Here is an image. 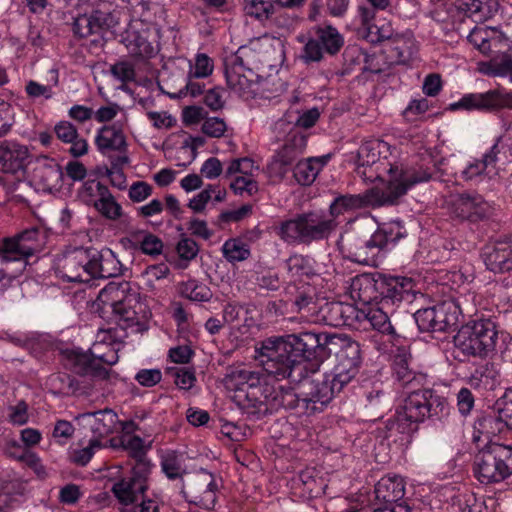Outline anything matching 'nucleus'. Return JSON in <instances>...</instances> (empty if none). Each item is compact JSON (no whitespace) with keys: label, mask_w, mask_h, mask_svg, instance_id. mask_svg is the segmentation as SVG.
Returning <instances> with one entry per match:
<instances>
[{"label":"nucleus","mask_w":512,"mask_h":512,"mask_svg":"<svg viewBox=\"0 0 512 512\" xmlns=\"http://www.w3.org/2000/svg\"><path fill=\"white\" fill-rule=\"evenodd\" d=\"M316 338L311 330L282 336H271L257 349L261 370L277 381L288 379L291 384L308 381L312 372L313 347Z\"/></svg>","instance_id":"1"},{"label":"nucleus","mask_w":512,"mask_h":512,"mask_svg":"<svg viewBox=\"0 0 512 512\" xmlns=\"http://www.w3.org/2000/svg\"><path fill=\"white\" fill-rule=\"evenodd\" d=\"M392 376L398 388L403 389V398L396 407L394 416H449L452 406L439 391L425 388L424 373L409 367L405 353L395 356Z\"/></svg>","instance_id":"2"},{"label":"nucleus","mask_w":512,"mask_h":512,"mask_svg":"<svg viewBox=\"0 0 512 512\" xmlns=\"http://www.w3.org/2000/svg\"><path fill=\"white\" fill-rule=\"evenodd\" d=\"M426 179L427 174L422 171L416 172L401 167H391L389 180L384 187H374L363 194H339L330 203L326 218L333 220L336 229L339 224L338 218L341 215L369 206L395 205L419 181Z\"/></svg>","instance_id":"3"},{"label":"nucleus","mask_w":512,"mask_h":512,"mask_svg":"<svg viewBox=\"0 0 512 512\" xmlns=\"http://www.w3.org/2000/svg\"><path fill=\"white\" fill-rule=\"evenodd\" d=\"M98 299L111 308L116 317V325L99 331L95 343L107 344L109 351L114 350L118 355L129 335L143 333L147 330V325L139 318L133 307L137 299L134 293H130L128 282L108 283L100 291Z\"/></svg>","instance_id":"4"},{"label":"nucleus","mask_w":512,"mask_h":512,"mask_svg":"<svg viewBox=\"0 0 512 512\" xmlns=\"http://www.w3.org/2000/svg\"><path fill=\"white\" fill-rule=\"evenodd\" d=\"M407 235L404 222L392 220L379 224L369 238L356 232L342 235L338 240V246L345 259L362 265L376 266L379 259L394 249Z\"/></svg>","instance_id":"5"},{"label":"nucleus","mask_w":512,"mask_h":512,"mask_svg":"<svg viewBox=\"0 0 512 512\" xmlns=\"http://www.w3.org/2000/svg\"><path fill=\"white\" fill-rule=\"evenodd\" d=\"M224 385L231 393L232 402L247 416L272 414L268 401L275 389L259 367L240 366L233 368L224 378Z\"/></svg>","instance_id":"6"},{"label":"nucleus","mask_w":512,"mask_h":512,"mask_svg":"<svg viewBox=\"0 0 512 512\" xmlns=\"http://www.w3.org/2000/svg\"><path fill=\"white\" fill-rule=\"evenodd\" d=\"M506 338L492 316L476 315L454 336L453 357L459 362H466L470 357L490 358L502 349Z\"/></svg>","instance_id":"7"},{"label":"nucleus","mask_w":512,"mask_h":512,"mask_svg":"<svg viewBox=\"0 0 512 512\" xmlns=\"http://www.w3.org/2000/svg\"><path fill=\"white\" fill-rule=\"evenodd\" d=\"M359 370L350 366L337 364L329 374H325L322 381H312L309 397L299 398L294 393H286L278 400L277 396L273 401L282 407L285 411L293 409H303L302 413L290 414L289 416H311L317 412H322L333 397L344 390L352 381L355 380Z\"/></svg>","instance_id":"8"},{"label":"nucleus","mask_w":512,"mask_h":512,"mask_svg":"<svg viewBox=\"0 0 512 512\" xmlns=\"http://www.w3.org/2000/svg\"><path fill=\"white\" fill-rule=\"evenodd\" d=\"M414 281L409 277L362 274L353 279L352 297L360 304L382 305L394 309L414 298Z\"/></svg>","instance_id":"9"},{"label":"nucleus","mask_w":512,"mask_h":512,"mask_svg":"<svg viewBox=\"0 0 512 512\" xmlns=\"http://www.w3.org/2000/svg\"><path fill=\"white\" fill-rule=\"evenodd\" d=\"M335 231L332 219L326 218L321 210H309L296 213L281 220L275 226V233L288 246H309L328 240Z\"/></svg>","instance_id":"10"},{"label":"nucleus","mask_w":512,"mask_h":512,"mask_svg":"<svg viewBox=\"0 0 512 512\" xmlns=\"http://www.w3.org/2000/svg\"><path fill=\"white\" fill-rule=\"evenodd\" d=\"M101 343H94L88 350L80 347H65L59 350L58 359L63 368L84 379L104 380L109 377L110 367L115 365L119 356L114 350L98 353Z\"/></svg>","instance_id":"11"},{"label":"nucleus","mask_w":512,"mask_h":512,"mask_svg":"<svg viewBox=\"0 0 512 512\" xmlns=\"http://www.w3.org/2000/svg\"><path fill=\"white\" fill-rule=\"evenodd\" d=\"M316 338L317 347H313L312 372H317L321 364L332 354L336 355L337 364L350 366L360 370L362 350L358 341L345 334L322 332L317 328L311 329Z\"/></svg>","instance_id":"12"},{"label":"nucleus","mask_w":512,"mask_h":512,"mask_svg":"<svg viewBox=\"0 0 512 512\" xmlns=\"http://www.w3.org/2000/svg\"><path fill=\"white\" fill-rule=\"evenodd\" d=\"M384 148L388 151V144L379 140L365 142L360 146L356 171L366 181L374 182L375 180H380L383 184L382 187H384L389 180V169L391 167H401L405 170H414L416 172L422 171L427 174V179L419 181L417 184L428 182L431 179L432 174L429 168L410 166L398 162L391 163L386 160V156L381 159Z\"/></svg>","instance_id":"13"},{"label":"nucleus","mask_w":512,"mask_h":512,"mask_svg":"<svg viewBox=\"0 0 512 512\" xmlns=\"http://www.w3.org/2000/svg\"><path fill=\"white\" fill-rule=\"evenodd\" d=\"M474 475L482 484L499 483L512 475V447L488 443L474 459Z\"/></svg>","instance_id":"14"},{"label":"nucleus","mask_w":512,"mask_h":512,"mask_svg":"<svg viewBox=\"0 0 512 512\" xmlns=\"http://www.w3.org/2000/svg\"><path fill=\"white\" fill-rule=\"evenodd\" d=\"M42 231L38 227L23 230L14 237L3 238L0 243V291L11 283L6 273L4 262L27 260L38 252L43 244L40 239Z\"/></svg>","instance_id":"15"},{"label":"nucleus","mask_w":512,"mask_h":512,"mask_svg":"<svg viewBox=\"0 0 512 512\" xmlns=\"http://www.w3.org/2000/svg\"><path fill=\"white\" fill-rule=\"evenodd\" d=\"M345 44L344 36L331 23L323 22L312 26L302 49L304 63H318L324 55L336 56Z\"/></svg>","instance_id":"16"},{"label":"nucleus","mask_w":512,"mask_h":512,"mask_svg":"<svg viewBox=\"0 0 512 512\" xmlns=\"http://www.w3.org/2000/svg\"><path fill=\"white\" fill-rule=\"evenodd\" d=\"M449 212L452 219L466 223L472 229L474 226L488 223L496 213L493 202L487 201L478 193H460L454 196L449 203Z\"/></svg>","instance_id":"17"},{"label":"nucleus","mask_w":512,"mask_h":512,"mask_svg":"<svg viewBox=\"0 0 512 512\" xmlns=\"http://www.w3.org/2000/svg\"><path fill=\"white\" fill-rule=\"evenodd\" d=\"M503 109H512V90L503 87L481 93H466L458 101L449 104L450 111L496 113Z\"/></svg>","instance_id":"18"},{"label":"nucleus","mask_w":512,"mask_h":512,"mask_svg":"<svg viewBox=\"0 0 512 512\" xmlns=\"http://www.w3.org/2000/svg\"><path fill=\"white\" fill-rule=\"evenodd\" d=\"M459 306L453 301H441L434 306L417 310L413 314L420 332H446L458 323Z\"/></svg>","instance_id":"19"},{"label":"nucleus","mask_w":512,"mask_h":512,"mask_svg":"<svg viewBox=\"0 0 512 512\" xmlns=\"http://www.w3.org/2000/svg\"><path fill=\"white\" fill-rule=\"evenodd\" d=\"M504 149L501 138H497L495 143L486 151L482 158L472 159L467 162L465 167L455 173L457 182H471L479 184L484 180H491L498 175V163L501 160L500 154Z\"/></svg>","instance_id":"20"},{"label":"nucleus","mask_w":512,"mask_h":512,"mask_svg":"<svg viewBox=\"0 0 512 512\" xmlns=\"http://www.w3.org/2000/svg\"><path fill=\"white\" fill-rule=\"evenodd\" d=\"M181 491L189 503L211 510L217 501L218 484L212 473L201 469L186 477Z\"/></svg>","instance_id":"21"},{"label":"nucleus","mask_w":512,"mask_h":512,"mask_svg":"<svg viewBox=\"0 0 512 512\" xmlns=\"http://www.w3.org/2000/svg\"><path fill=\"white\" fill-rule=\"evenodd\" d=\"M94 144L97 151L105 157H110L112 153L119 154L111 160L113 168L128 163V143L122 124L119 122L103 125L98 128L94 137Z\"/></svg>","instance_id":"22"},{"label":"nucleus","mask_w":512,"mask_h":512,"mask_svg":"<svg viewBox=\"0 0 512 512\" xmlns=\"http://www.w3.org/2000/svg\"><path fill=\"white\" fill-rule=\"evenodd\" d=\"M121 43L126 47L129 55L139 62L152 59L159 51L158 47L154 45L153 31L142 21L129 24L121 34Z\"/></svg>","instance_id":"23"},{"label":"nucleus","mask_w":512,"mask_h":512,"mask_svg":"<svg viewBox=\"0 0 512 512\" xmlns=\"http://www.w3.org/2000/svg\"><path fill=\"white\" fill-rule=\"evenodd\" d=\"M359 309L355 304L331 301L320 305L317 311L316 320L333 327L347 326L356 330L359 327Z\"/></svg>","instance_id":"24"},{"label":"nucleus","mask_w":512,"mask_h":512,"mask_svg":"<svg viewBox=\"0 0 512 512\" xmlns=\"http://www.w3.org/2000/svg\"><path fill=\"white\" fill-rule=\"evenodd\" d=\"M363 307L359 309V314L364 317H359V327L356 330H367L372 328L382 335L388 336L389 340L394 342L400 338L395 326L390 320L389 313L394 309L383 307L382 305H368L362 304Z\"/></svg>","instance_id":"25"},{"label":"nucleus","mask_w":512,"mask_h":512,"mask_svg":"<svg viewBox=\"0 0 512 512\" xmlns=\"http://www.w3.org/2000/svg\"><path fill=\"white\" fill-rule=\"evenodd\" d=\"M120 437L112 438L110 440V446L113 448L121 447L128 450L134 459L146 457V451L151 447L152 440L148 441L147 448L145 447L144 440L140 435H132L135 432H140L144 437L150 438L152 432L144 429L139 423H136L133 419H128L123 422H119Z\"/></svg>","instance_id":"26"},{"label":"nucleus","mask_w":512,"mask_h":512,"mask_svg":"<svg viewBox=\"0 0 512 512\" xmlns=\"http://www.w3.org/2000/svg\"><path fill=\"white\" fill-rule=\"evenodd\" d=\"M481 256L486 268L493 273L512 271V236L499 237L487 243Z\"/></svg>","instance_id":"27"},{"label":"nucleus","mask_w":512,"mask_h":512,"mask_svg":"<svg viewBox=\"0 0 512 512\" xmlns=\"http://www.w3.org/2000/svg\"><path fill=\"white\" fill-rule=\"evenodd\" d=\"M115 24L112 13L94 10L91 14H80L73 19L71 31L77 40L85 39L90 35L100 34Z\"/></svg>","instance_id":"28"},{"label":"nucleus","mask_w":512,"mask_h":512,"mask_svg":"<svg viewBox=\"0 0 512 512\" xmlns=\"http://www.w3.org/2000/svg\"><path fill=\"white\" fill-rule=\"evenodd\" d=\"M29 157L28 148L14 141L0 142V171L16 174L23 172Z\"/></svg>","instance_id":"29"},{"label":"nucleus","mask_w":512,"mask_h":512,"mask_svg":"<svg viewBox=\"0 0 512 512\" xmlns=\"http://www.w3.org/2000/svg\"><path fill=\"white\" fill-rule=\"evenodd\" d=\"M321 116L318 107H312L303 111H287L281 119L275 124V129L279 132L300 133L297 128H312Z\"/></svg>","instance_id":"30"},{"label":"nucleus","mask_w":512,"mask_h":512,"mask_svg":"<svg viewBox=\"0 0 512 512\" xmlns=\"http://www.w3.org/2000/svg\"><path fill=\"white\" fill-rule=\"evenodd\" d=\"M456 9L476 23L485 22L499 11V0H455Z\"/></svg>","instance_id":"31"},{"label":"nucleus","mask_w":512,"mask_h":512,"mask_svg":"<svg viewBox=\"0 0 512 512\" xmlns=\"http://www.w3.org/2000/svg\"><path fill=\"white\" fill-rule=\"evenodd\" d=\"M331 159L332 154L328 153L299 160L293 169L295 180L302 186L312 185L319 173L328 165Z\"/></svg>","instance_id":"32"},{"label":"nucleus","mask_w":512,"mask_h":512,"mask_svg":"<svg viewBox=\"0 0 512 512\" xmlns=\"http://www.w3.org/2000/svg\"><path fill=\"white\" fill-rule=\"evenodd\" d=\"M375 496L379 501L396 504L405 494V483L402 477L388 474L375 485Z\"/></svg>","instance_id":"33"},{"label":"nucleus","mask_w":512,"mask_h":512,"mask_svg":"<svg viewBox=\"0 0 512 512\" xmlns=\"http://www.w3.org/2000/svg\"><path fill=\"white\" fill-rule=\"evenodd\" d=\"M50 391L55 395L70 396L86 393L89 385L66 372L52 374L48 379Z\"/></svg>","instance_id":"34"},{"label":"nucleus","mask_w":512,"mask_h":512,"mask_svg":"<svg viewBox=\"0 0 512 512\" xmlns=\"http://www.w3.org/2000/svg\"><path fill=\"white\" fill-rule=\"evenodd\" d=\"M364 38L371 44H378L390 40L394 35V28L390 20L373 15L368 21H360Z\"/></svg>","instance_id":"35"},{"label":"nucleus","mask_w":512,"mask_h":512,"mask_svg":"<svg viewBox=\"0 0 512 512\" xmlns=\"http://www.w3.org/2000/svg\"><path fill=\"white\" fill-rule=\"evenodd\" d=\"M307 145V136L302 133H289L282 148L277 153V162L286 171L293 165Z\"/></svg>","instance_id":"36"},{"label":"nucleus","mask_w":512,"mask_h":512,"mask_svg":"<svg viewBox=\"0 0 512 512\" xmlns=\"http://www.w3.org/2000/svg\"><path fill=\"white\" fill-rule=\"evenodd\" d=\"M509 424L503 418H477L473 424L472 441L479 444L481 441L493 443L491 438L503 433Z\"/></svg>","instance_id":"37"},{"label":"nucleus","mask_w":512,"mask_h":512,"mask_svg":"<svg viewBox=\"0 0 512 512\" xmlns=\"http://www.w3.org/2000/svg\"><path fill=\"white\" fill-rule=\"evenodd\" d=\"M162 472L170 480L182 478L186 474L185 457L182 453L172 449L158 451Z\"/></svg>","instance_id":"38"},{"label":"nucleus","mask_w":512,"mask_h":512,"mask_svg":"<svg viewBox=\"0 0 512 512\" xmlns=\"http://www.w3.org/2000/svg\"><path fill=\"white\" fill-rule=\"evenodd\" d=\"M33 177L44 188L51 189L56 187L62 180V170L55 160L44 158L37 162Z\"/></svg>","instance_id":"39"},{"label":"nucleus","mask_w":512,"mask_h":512,"mask_svg":"<svg viewBox=\"0 0 512 512\" xmlns=\"http://www.w3.org/2000/svg\"><path fill=\"white\" fill-rule=\"evenodd\" d=\"M292 306L296 312L305 316L317 314L319 305L317 304L316 288L310 284L296 287Z\"/></svg>","instance_id":"40"},{"label":"nucleus","mask_w":512,"mask_h":512,"mask_svg":"<svg viewBox=\"0 0 512 512\" xmlns=\"http://www.w3.org/2000/svg\"><path fill=\"white\" fill-rule=\"evenodd\" d=\"M25 492L26 483L20 479L0 480V512H7Z\"/></svg>","instance_id":"41"},{"label":"nucleus","mask_w":512,"mask_h":512,"mask_svg":"<svg viewBox=\"0 0 512 512\" xmlns=\"http://www.w3.org/2000/svg\"><path fill=\"white\" fill-rule=\"evenodd\" d=\"M96 254L98 278H112L121 274L122 264L111 249H96Z\"/></svg>","instance_id":"42"},{"label":"nucleus","mask_w":512,"mask_h":512,"mask_svg":"<svg viewBox=\"0 0 512 512\" xmlns=\"http://www.w3.org/2000/svg\"><path fill=\"white\" fill-rule=\"evenodd\" d=\"M135 483L136 481L128 476L114 483L112 491L121 504H134L142 498V494H144L146 489H136Z\"/></svg>","instance_id":"43"},{"label":"nucleus","mask_w":512,"mask_h":512,"mask_svg":"<svg viewBox=\"0 0 512 512\" xmlns=\"http://www.w3.org/2000/svg\"><path fill=\"white\" fill-rule=\"evenodd\" d=\"M243 11L247 17L264 24L275 14V5L270 0H243Z\"/></svg>","instance_id":"44"},{"label":"nucleus","mask_w":512,"mask_h":512,"mask_svg":"<svg viewBox=\"0 0 512 512\" xmlns=\"http://www.w3.org/2000/svg\"><path fill=\"white\" fill-rule=\"evenodd\" d=\"M179 293L182 297L193 302H209L213 296L210 287L196 279L182 282Z\"/></svg>","instance_id":"45"},{"label":"nucleus","mask_w":512,"mask_h":512,"mask_svg":"<svg viewBox=\"0 0 512 512\" xmlns=\"http://www.w3.org/2000/svg\"><path fill=\"white\" fill-rule=\"evenodd\" d=\"M87 256L81 252V248H76L74 251L66 255L62 267L63 278L68 282H77L81 280V264L89 263L86 260Z\"/></svg>","instance_id":"46"},{"label":"nucleus","mask_w":512,"mask_h":512,"mask_svg":"<svg viewBox=\"0 0 512 512\" xmlns=\"http://www.w3.org/2000/svg\"><path fill=\"white\" fill-rule=\"evenodd\" d=\"M287 268L293 277L311 278L317 275L315 261L309 256L295 254L287 260Z\"/></svg>","instance_id":"47"},{"label":"nucleus","mask_w":512,"mask_h":512,"mask_svg":"<svg viewBox=\"0 0 512 512\" xmlns=\"http://www.w3.org/2000/svg\"><path fill=\"white\" fill-rule=\"evenodd\" d=\"M93 207L106 219L118 220L123 215L122 206L116 201L110 190H107L100 198H97Z\"/></svg>","instance_id":"48"},{"label":"nucleus","mask_w":512,"mask_h":512,"mask_svg":"<svg viewBox=\"0 0 512 512\" xmlns=\"http://www.w3.org/2000/svg\"><path fill=\"white\" fill-rule=\"evenodd\" d=\"M498 372L494 365L485 363L475 369L470 377V385L474 388L493 389L497 383Z\"/></svg>","instance_id":"49"},{"label":"nucleus","mask_w":512,"mask_h":512,"mask_svg":"<svg viewBox=\"0 0 512 512\" xmlns=\"http://www.w3.org/2000/svg\"><path fill=\"white\" fill-rule=\"evenodd\" d=\"M224 258L230 262H241L249 258L251 252L247 243L239 238H230L222 245Z\"/></svg>","instance_id":"50"},{"label":"nucleus","mask_w":512,"mask_h":512,"mask_svg":"<svg viewBox=\"0 0 512 512\" xmlns=\"http://www.w3.org/2000/svg\"><path fill=\"white\" fill-rule=\"evenodd\" d=\"M482 72L492 77H510L512 79V57L504 55L485 63Z\"/></svg>","instance_id":"51"},{"label":"nucleus","mask_w":512,"mask_h":512,"mask_svg":"<svg viewBox=\"0 0 512 512\" xmlns=\"http://www.w3.org/2000/svg\"><path fill=\"white\" fill-rule=\"evenodd\" d=\"M369 5L358 6V17L360 21H368L373 15L379 12H388L392 14L393 5L391 0H366Z\"/></svg>","instance_id":"52"},{"label":"nucleus","mask_w":512,"mask_h":512,"mask_svg":"<svg viewBox=\"0 0 512 512\" xmlns=\"http://www.w3.org/2000/svg\"><path fill=\"white\" fill-rule=\"evenodd\" d=\"M135 461L128 477L136 481V489H147V479L151 472L152 464L147 457L137 458Z\"/></svg>","instance_id":"53"},{"label":"nucleus","mask_w":512,"mask_h":512,"mask_svg":"<svg viewBox=\"0 0 512 512\" xmlns=\"http://www.w3.org/2000/svg\"><path fill=\"white\" fill-rule=\"evenodd\" d=\"M213 60L204 53H198L195 56L194 64L190 63L188 72L189 78H207L213 72Z\"/></svg>","instance_id":"54"},{"label":"nucleus","mask_w":512,"mask_h":512,"mask_svg":"<svg viewBox=\"0 0 512 512\" xmlns=\"http://www.w3.org/2000/svg\"><path fill=\"white\" fill-rule=\"evenodd\" d=\"M107 190L108 186L97 179L85 181L80 189V196L86 204L92 205L97 198H100Z\"/></svg>","instance_id":"55"},{"label":"nucleus","mask_w":512,"mask_h":512,"mask_svg":"<svg viewBox=\"0 0 512 512\" xmlns=\"http://www.w3.org/2000/svg\"><path fill=\"white\" fill-rule=\"evenodd\" d=\"M99 448H101L100 440L91 439L87 446L70 451L69 459L72 463L78 466H85L89 463L95 451Z\"/></svg>","instance_id":"56"},{"label":"nucleus","mask_w":512,"mask_h":512,"mask_svg":"<svg viewBox=\"0 0 512 512\" xmlns=\"http://www.w3.org/2000/svg\"><path fill=\"white\" fill-rule=\"evenodd\" d=\"M81 252H83L84 255L87 256V261L89 263L81 264V280H78V283H89L92 279H97V260H96V248L88 247L83 248L81 247Z\"/></svg>","instance_id":"57"},{"label":"nucleus","mask_w":512,"mask_h":512,"mask_svg":"<svg viewBox=\"0 0 512 512\" xmlns=\"http://www.w3.org/2000/svg\"><path fill=\"white\" fill-rule=\"evenodd\" d=\"M219 420L221 422V433L232 441H241L249 434L246 425L240 420L235 422L227 421L224 418H219Z\"/></svg>","instance_id":"58"},{"label":"nucleus","mask_w":512,"mask_h":512,"mask_svg":"<svg viewBox=\"0 0 512 512\" xmlns=\"http://www.w3.org/2000/svg\"><path fill=\"white\" fill-rule=\"evenodd\" d=\"M255 284L260 290L277 291L282 285L278 273L273 269H267L256 273Z\"/></svg>","instance_id":"59"},{"label":"nucleus","mask_w":512,"mask_h":512,"mask_svg":"<svg viewBox=\"0 0 512 512\" xmlns=\"http://www.w3.org/2000/svg\"><path fill=\"white\" fill-rule=\"evenodd\" d=\"M111 75L124 84L134 82L136 79L135 67L127 60L117 61L110 66Z\"/></svg>","instance_id":"60"},{"label":"nucleus","mask_w":512,"mask_h":512,"mask_svg":"<svg viewBox=\"0 0 512 512\" xmlns=\"http://www.w3.org/2000/svg\"><path fill=\"white\" fill-rule=\"evenodd\" d=\"M163 247V241L152 233H146L139 244L140 251L149 256L161 255Z\"/></svg>","instance_id":"61"},{"label":"nucleus","mask_w":512,"mask_h":512,"mask_svg":"<svg viewBox=\"0 0 512 512\" xmlns=\"http://www.w3.org/2000/svg\"><path fill=\"white\" fill-rule=\"evenodd\" d=\"M298 480L309 493H318V490L322 488L321 479L318 477L317 470L313 467L302 470L298 475Z\"/></svg>","instance_id":"62"},{"label":"nucleus","mask_w":512,"mask_h":512,"mask_svg":"<svg viewBox=\"0 0 512 512\" xmlns=\"http://www.w3.org/2000/svg\"><path fill=\"white\" fill-rule=\"evenodd\" d=\"M25 93L29 99L36 100L43 98L49 100L53 97L54 92L49 85L41 84L35 80H29L25 85Z\"/></svg>","instance_id":"63"},{"label":"nucleus","mask_w":512,"mask_h":512,"mask_svg":"<svg viewBox=\"0 0 512 512\" xmlns=\"http://www.w3.org/2000/svg\"><path fill=\"white\" fill-rule=\"evenodd\" d=\"M119 422H115L113 418H96L92 425L96 439L106 437L113 432L120 433Z\"/></svg>","instance_id":"64"}]
</instances>
